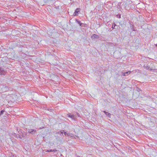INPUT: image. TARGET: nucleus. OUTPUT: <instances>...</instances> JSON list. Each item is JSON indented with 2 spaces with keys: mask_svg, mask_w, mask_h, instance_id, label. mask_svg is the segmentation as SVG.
Masks as SVG:
<instances>
[{
  "mask_svg": "<svg viewBox=\"0 0 157 157\" xmlns=\"http://www.w3.org/2000/svg\"><path fill=\"white\" fill-rule=\"evenodd\" d=\"M18 132L23 137L25 136L26 135V133L24 131H20L19 132Z\"/></svg>",
  "mask_w": 157,
  "mask_h": 157,
  "instance_id": "nucleus-1",
  "label": "nucleus"
},
{
  "mask_svg": "<svg viewBox=\"0 0 157 157\" xmlns=\"http://www.w3.org/2000/svg\"><path fill=\"white\" fill-rule=\"evenodd\" d=\"M28 131L29 132L32 134H34L36 132V130H34L32 129H29L28 130Z\"/></svg>",
  "mask_w": 157,
  "mask_h": 157,
  "instance_id": "nucleus-2",
  "label": "nucleus"
},
{
  "mask_svg": "<svg viewBox=\"0 0 157 157\" xmlns=\"http://www.w3.org/2000/svg\"><path fill=\"white\" fill-rule=\"evenodd\" d=\"M5 71L4 70V69L1 68H0V75H5Z\"/></svg>",
  "mask_w": 157,
  "mask_h": 157,
  "instance_id": "nucleus-3",
  "label": "nucleus"
},
{
  "mask_svg": "<svg viewBox=\"0 0 157 157\" xmlns=\"http://www.w3.org/2000/svg\"><path fill=\"white\" fill-rule=\"evenodd\" d=\"M67 116L68 117L72 118L73 120H75V116L73 115H71V114H67Z\"/></svg>",
  "mask_w": 157,
  "mask_h": 157,
  "instance_id": "nucleus-4",
  "label": "nucleus"
},
{
  "mask_svg": "<svg viewBox=\"0 0 157 157\" xmlns=\"http://www.w3.org/2000/svg\"><path fill=\"white\" fill-rule=\"evenodd\" d=\"M80 11V9L79 8H77V9L75 10V12L74 13L73 15L74 16H75L77 15V14Z\"/></svg>",
  "mask_w": 157,
  "mask_h": 157,
  "instance_id": "nucleus-5",
  "label": "nucleus"
},
{
  "mask_svg": "<svg viewBox=\"0 0 157 157\" xmlns=\"http://www.w3.org/2000/svg\"><path fill=\"white\" fill-rule=\"evenodd\" d=\"M91 38L92 39L98 38H99L98 36L95 34H93L91 36Z\"/></svg>",
  "mask_w": 157,
  "mask_h": 157,
  "instance_id": "nucleus-6",
  "label": "nucleus"
},
{
  "mask_svg": "<svg viewBox=\"0 0 157 157\" xmlns=\"http://www.w3.org/2000/svg\"><path fill=\"white\" fill-rule=\"evenodd\" d=\"M131 72L130 71H128L127 72H125L124 73H122V75L123 76H125L126 75V74H129Z\"/></svg>",
  "mask_w": 157,
  "mask_h": 157,
  "instance_id": "nucleus-7",
  "label": "nucleus"
},
{
  "mask_svg": "<svg viewBox=\"0 0 157 157\" xmlns=\"http://www.w3.org/2000/svg\"><path fill=\"white\" fill-rule=\"evenodd\" d=\"M9 90V89H8V88L6 86H5L2 88V90L3 91H8V90Z\"/></svg>",
  "mask_w": 157,
  "mask_h": 157,
  "instance_id": "nucleus-8",
  "label": "nucleus"
},
{
  "mask_svg": "<svg viewBox=\"0 0 157 157\" xmlns=\"http://www.w3.org/2000/svg\"><path fill=\"white\" fill-rule=\"evenodd\" d=\"M63 132H64V130H62L61 131L58 132L57 133L58 134H60L61 135H62L63 136Z\"/></svg>",
  "mask_w": 157,
  "mask_h": 157,
  "instance_id": "nucleus-9",
  "label": "nucleus"
},
{
  "mask_svg": "<svg viewBox=\"0 0 157 157\" xmlns=\"http://www.w3.org/2000/svg\"><path fill=\"white\" fill-rule=\"evenodd\" d=\"M76 22L78 24H79L80 26L82 25V23H81L80 21H78L77 19H76Z\"/></svg>",
  "mask_w": 157,
  "mask_h": 157,
  "instance_id": "nucleus-10",
  "label": "nucleus"
},
{
  "mask_svg": "<svg viewBox=\"0 0 157 157\" xmlns=\"http://www.w3.org/2000/svg\"><path fill=\"white\" fill-rule=\"evenodd\" d=\"M108 117L110 118L111 116V114L110 113L107 112L105 114Z\"/></svg>",
  "mask_w": 157,
  "mask_h": 157,
  "instance_id": "nucleus-11",
  "label": "nucleus"
},
{
  "mask_svg": "<svg viewBox=\"0 0 157 157\" xmlns=\"http://www.w3.org/2000/svg\"><path fill=\"white\" fill-rule=\"evenodd\" d=\"M64 134L65 136H70V133H67V132H64Z\"/></svg>",
  "mask_w": 157,
  "mask_h": 157,
  "instance_id": "nucleus-12",
  "label": "nucleus"
},
{
  "mask_svg": "<svg viewBox=\"0 0 157 157\" xmlns=\"http://www.w3.org/2000/svg\"><path fill=\"white\" fill-rule=\"evenodd\" d=\"M5 112V111L4 110H2L1 112H0V116H1Z\"/></svg>",
  "mask_w": 157,
  "mask_h": 157,
  "instance_id": "nucleus-13",
  "label": "nucleus"
},
{
  "mask_svg": "<svg viewBox=\"0 0 157 157\" xmlns=\"http://www.w3.org/2000/svg\"><path fill=\"white\" fill-rule=\"evenodd\" d=\"M13 135L15 137H16L17 138V135H16V134L15 133H13Z\"/></svg>",
  "mask_w": 157,
  "mask_h": 157,
  "instance_id": "nucleus-14",
  "label": "nucleus"
},
{
  "mask_svg": "<svg viewBox=\"0 0 157 157\" xmlns=\"http://www.w3.org/2000/svg\"><path fill=\"white\" fill-rule=\"evenodd\" d=\"M146 69H150V70H152V69H150V67H148V66H147V67H146Z\"/></svg>",
  "mask_w": 157,
  "mask_h": 157,
  "instance_id": "nucleus-15",
  "label": "nucleus"
},
{
  "mask_svg": "<svg viewBox=\"0 0 157 157\" xmlns=\"http://www.w3.org/2000/svg\"><path fill=\"white\" fill-rule=\"evenodd\" d=\"M52 151V150H48L47 151H46V152H51V151Z\"/></svg>",
  "mask_w": 157,
  "mask_h": 157,
  "instance_id": "nucleus-16",
  "label": "nucleus"
},
{
  "mask_svg": "<svg viewBox=\"0 0 157 157\" xmlns=\"http://www.w3.org/2000/svg\"><path fill=\"white\" fill-rule=\"evenodd\" d=\"M17 137L20 138V139H22L21 137V136H20L19 135H18Z\"/></svg>",
  "mask_w": 157,
  "mask_h": 157,
  "instance_id": "nucleus-17",
  "label": "nucleus"
},
{
  "mask_svg": "<svg viewBox=\"0 0 157 157\" xmlns=\"http://www.w3.org/2000/svg\"><path fill=\"white\" fill-rule=\"evenodd\" d=\"M115 25H116L115 24H114V25H112V28L113 29H115Z\"/></svg>",
  "mask_w": 157,
  "mask_h": 157,
  "instance_id": "nucleus-18",
  "label": "nucleus"
},
{
  "mask_svg": "<svg viewBox=\"0 0 157 157\" xmlns=\"http://www.w3.org/2000/svg\"><path fill=\"white\" fill-rule=\"evenodd\" d=\"M75 137H76L77 138H78V137L77 136H73V138L75 139H76V138Z\"/></svg>",
  "mask_w": 157,
  "mask_h": 157,
  "instance_id": "nucleus-19",
  "label": "nucleus"
},
{
  "mask_svg": "<svg viewBox=\"0 0 157 157\" xmlns=\"http://www.w3.org/2000/svg\"><path fill=\"white\" fill-rule=\"evenodd\" d=\"M69 136L71 137H73V135L72 134L70 133V136Z\"/></svg>",
  "mask_w": 157,
  "mask_h": 157,
  "instance_id": "nucleus-20",
  "label": "nucleus"
},
{
  "mask_svg": "<svg viewBox=\"0 0 157 157\" xmlns=\"http://www.w3.org/2000/svg\"><path fill=\"white\" fill-rule=\"evenodd\" d=\"M117 16L118 17H119V18H121V15H118Z\"/></svg>",
  "mask_w": 157,
  "mask_h": 157,
  "instance_id": "nucleus-21",
  "label": "nucleus"
},
{
  "mask_svg": "<svg viewBox=\"0 0 157 157\" xmlns=\"http://www.w3.org/2000/svg\"><path fill=\"white\" fill-rule=\"evenodd\" d=\"M103 112L105 114L106 113H107L106 111H103Z\"/></svg>",
  "mask_w": 157,
  "mask_h": 157,
  "instance_id": "nucleus-22",
  "label": "nucleus"
},
{
  "mask_svg": "<svg viewBox=\"0 0 157 157\" xmlns=\"http://www.w3.org/2000/svg\"><path fill=\"white\" fill-rule=\"evenodd\" d=\"M57 151V150H53L52 151L55 152V151Z\"/></svg>",
  "mask_w": 157,
  "mask_h": 157,
  "instance_id": "nucleus-23",
  "label": "nucleus"
},
{
  "mask_svg": "<svg viewBox=\"0 0 157 157\" xmlns=\"http://www.w3.org/2000/svg\"><path fill=\"white\" fill-rule=\"evenodd\" d=\"M156 46L157 47V44L156 45Z\"/></svg>",
  "mask_w": 157,
  "mask_h": 157,
  "instance_id": "nucleus-24",
  "label": "nucleus"
},
{
  "mask_svg": "<svg viewBox=\"0 0 157 157\" xmlns=\"http://www.w3.org/2000/svg\"><path fill=\"white\" fill-rule=\"evenodd\" d=\"M77 157H80L79 156H77Z\"/></svg>",
  "mask_w": 157,
  "mask_h": 157,
  "instance_id": "nucleus-25",
  "label": "nucleus"
}]
</instances>
